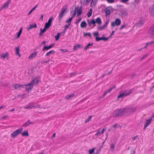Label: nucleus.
Instances as JSON below:
<instances>
[{"mask_svg":"<svg viewBox=\"0 0 154 154\" xmlns=\"http://www.w3.org/2000/svg\"><path fill=\"white\" fill-rule=\"evenodd\" d=\"M125 112H126L125 109V108H119L114 112L112 116L114 118L119 116L123 117Z\"/></svg>","mask_w":154,"mask_h":154,"instance_id":"1","label":"nucleus"},{"mask_svg":"<svg viewBox=\"0 0 154 154\" xmlns=\"http://www.w3.org/2000/svg\"><path fill=\"white\" fill-rule=\"evenodd\" d=\"M134 89V88H133L129 91H128L126 90H125V92H123L122 91H120L119 92V94L117 96V98L119 99L121 98H122L123 97L129 95L133 93V90Z\"/></svg>","mask_w":154,"mask_h":154,"instance_id":"2","label":"nucleus"},{"mask_svg":"<svg viewBox=\"0 0 154 154\" xmlns=\"http://www.w3.org/2000/svg\"><path fill=\"white\" fill-rule=\"evenodd\" d=\"M66 6H63L62 8L61 11L59 14L58 16L59 21H61V19L64 15L67 12V11L66 10Z\"/></svg>","mask_w":154,"mask_h":154,"instance_id":"3","label":"nucleus"},{"mask_svg":"<svg viewBox=\"0 0 154 154\" xmlns=\"http://www.w3.org/2000/svg\"><path fill=\"white\" fill-rule=\"evenodd\" d=\"M23 129V128H21L14 131L11 134V137L12 138H15L18 135L21 134V132Z\"/></svg>","mask_w":154,"mask_h":154,"instance_id":"4","label":"nucleus"},{"mask_svg":"<svg viewBox=\"0 0 154 154\" xmlns=\"http://www.w3.org/2000/svg\"><path fill=\"white\" fill-rule=\"evenodd\" d=\"M119 11L120 13H119V15L122 18H125L128 16V14L126 9L124 8Z\"/></svg>","mask_w":154,"mask_h":154,"instance_id":"5","label":"nucleus"},{"mask_svg":"<svg viewBox=\"0 0 154 154\" xmlns=\"http://www.w3.org/2000/svg\"><path fill=\"white\" fill-rule=\"evenodd\" d=\"M137 107L136 106L133 107L132 106H129L125 108V109L126 112L127 111H128L130 113H132L136 111Z\"/></svg>","mask_w":154,"mask_h":154,"instance_id":"6","label":"nucleus"},{"mask_svg":"<svg viewBox=\"0 0 154 154\" xmlns=\"http://www.w3.org/2000/svg\"><path fill=\"white\" fill-rule=\"evenodd\" d=\"M121 23V20L119 18H116L115 20V22H112L111 23V26L114 27L115 26H119L120 25Z\"/></svg>","mask_w":154,"mask_h":154,"instance_id":"7","label":"nucleus"},{"mask_svg":"<svg viewBox=\"0 0 154 154\" xmlns=\"http://www.w3.org/2000/svg\"><path fill=\"white\" fill-rule=\"evenodd\" d=\"M28 105L30 109H32V108L34 109L39 108L40 106V105L34 102L31 103H29Z\"/></svg>","mask_w":154,"mask_h":154,"instance_id":"8","label":"nucleus"},{"mask_svg":"<svg viewBox=\"0 0 154 154\" xmlns=\"http://www.w3.org/2000/svg\"><path fill=\"white\" fill-rule=\"evenodd\" d=\"M114 10V8L111 6L106 7V16L109 17L111 12H113Z\"/></svg>","mask_w":154,"mask_h":154,"instance_id":"9","label":"nucleus"},{"mask_svg":"<svg viewBox=\"0 0 154 154\" xmlns=\"http://www.w3.org/2000/svg\"><path fill=\"white\" fill-rule=\"evenodd\" d=\"M54 43H52L51 44L49 45L48 46H47L46 45H45L44 46L43 48L42 49V51H47L48 50H49V49H50L54 45Z\"/></svg>","mask_w":154,"mask_h":154,"instance_id":"10","label":"nucleus"},{"mask_svg":"<svg viewBox=\"0 0 154 154\" xmlns=\"http://www.w3.org/2000/svg\"><path fill=\"white\" fill-rule=\"evenodd\" d=\"M149 13L151 16L154 17V5L149 7Z\"/></svg>","mask_w":154,"mask_h":154,"instance_id":"11","label":"nucleus"},{"mask_svg":"<svg viewBox=\"0 0 154 154\" xmlns=\"http://www.w3.org/2000/svg\"><path fill=\"white\" fill-rule=\"evenodd\" d=\"M75 8H77L76 9V12H77V17H78L81 15L82 14V7H80L79 9V7H76Z\"/></svg>","mask_w":154,"mask_h":154,"instance_id":"12","label":"nucleus"},{"mask_svg":"<svg viewBox=\"0 0 154 154\" xmlns=\"http://www.w3.org/2000/svg\"><path fill=\"white\" fill-rule=\"evenodd\" d=\"M95 40L97 42H98L100 40H103L106 41V37H104L103 35L101 37L98 36V37H96Z\"/></svg>","mask_w":154,"mask_h":154,"instance_id":"13","label":"nucleus"},{"mask_svg":"<svg viewBox=\"0 0 154 154\" xmlns=\"http://www.w3.org/2000/svg\"><path fill=\"white\" fill-rule=\"evenodd\" d=\"M105 130V128H103L101 130H100V129L98 131H97V132L95 134V136H100V135L102 134L103 133L104 131Z\"/></svg>","mask_w":154,"mask_h":154,"instance_id":"14","label":"nucleus"},{"mask_svg":"<svg viewBox=\"0 0 154 154\" xmlns=\"http://www.w3.org/2000/svg\"><path fill=\"white\" fill-rule=\"evenodd\" d=\"M37 24L36 23H34L33 25L30 24L29 25V26L27 28V30H29L32 29L33 28H37Z\"/></svg>","mask_w":154,"mask_h":154,"instance_id":"15","label":"nucleus"},{"mask_svg":"<svg viewBox=\"0 0 154 154\" xmlns=\"http://www.w3.org/2000/svg\"><path fill=\"white\" fill-rule=\"evenodd\" d=\"M38 76H36L35 77L32 81L31 82H32V83L34 85L35 84H38Z\"/></svg>","mask_w":154,"mask_h":154,"instance_id":"16","label":"nucleus"},{"mask_svg":"<svg viewBox=\"0 0 154 154\" xmlns=\"http://www.w3.org/2000/svg\"><path fill=\"white\" fill-rule=\"evenodd\" d=\"M37 55V53L36 51L34 52L33 53L31 54L29 57V59H32L33 58L35 57Z\"/></svg>","mask_w":154,"mask_h":154,"instance_id":"17","label":"nucleus"},{"mask_svg":"<svg viewBox=\"0 0 154 154\" xmlns=\"http://www.w3.org/2000/svg\"><path fill=\"white\" fill-rule=\"evenodd\" d=\"M75 96V94H67L66 95L65 97V98L67 100H69L70 98H71Z\"/></svg>","mask_w":154,"mask_h":154,"instance_id":"18","label":"nucleus"},{"mask_svg":"<svg viewBox=\"0 0 154 154\" xmlns=\"http://www.w3.org/2000/svg\"><path fill=\"white\" fill-rule=\"evenodd\" d=\"M15 54H16L18 55L19 57L21 56V54H20L19 51H20V48L19 46L16 47L15 48Z\"/></svg>","mask_w":154,"mask_h":154,"instance_id":"19","label":"nucleus"},{"mask_svg":"<svg viewBox=\"0 0 154 154\" xmlns=\"http://www.w3.org/2000/svg\"><path fill=\"white\" fill-rule=\"evenodd\" d=\"M87 23L85 21H83L80 24V27L82 28H85L87 26Z\"/></svg>","mask_w":154,"mask_h":154,"instance_id":"20","label":"nucleus"},{"mask_svg":"<svg viewBox=\"0 0 154 154\" xmlns=\"http://www.w3.org/2000/svg\"><path fill=\"white\" fill-rule=\"evenodd\" d=\"M92 0H81V3L83 5H84L85 4H88Z\"/></svg>","mask_w":154,"mask_h":154,"instance_id":"21","label":"nucleus"},{"mask_svg":"<svg viewBox=\"0 0 154 154\" xmlns=\"http://www.w3.org/2000/svg\"><path fill=\"white\" fill-rule=\"evenodd\" d=\"M76 9H77V8H75V10H73V11H70V14L72 15V17H72L73 18L76 15Z\"/></svg>","mask_w":154,"mask_h":154,"instance_id":"22","label":"nucleus"},{"mask_svg":"<svg viewBox=\"0 0 154 154\" xmlns=\"http://www.w3.org/2000/svg\"><path fill=\"white\" fill-rule=\"evenodd\" d=\"M55 52L54 51L52 50L47 52L45 55V56H48L51 54H54Z\"/></svg>","mask_w":154,"mask_h":154,"instance_id":"23","label":"nucleus"},{"mask_svg":"<svg viewBox=\"0 0 154 154\" xmlns=\"http://www.w3.org/2000/svg\"><path fill=\"white\" fill-rule=\"evenodd\" d=\"M32 122H31L29 120L25 123L23 124V125L22 126L23 127H26L29 125V124H32Z\"/></svg>","mask_w":154,"mask_h":154,"instance_id":"24","label":"nucleus"},{"mask_svg":"<svg viewBox=\"0 0 154 154\" xmlns=\"http://www.w3.org/2000/svg\"><path fill=\"white\" fill-rule=\"evenodd\" d=\"M11 0H8L3 4V6L5 8H6L7 9L8 8L10 2L11 1Z\"/></svg>","mask_w":154,"mask_h":154,"instance_id":"25","label":"nucleus"},{"mask_svg":"<svg viewBox=\"0 0 154 154\" xmlns=\"http://www.w3.org/2000/svg\"><path fill=\"white\" fill-rule=\"evenodd\" d=\"M106 27V22L102 26H98L97 27L98 30H101L103 29Z\"/></svg>","mask_w":154,"mask_h":154,"instance_id":"26","label":"nucleus"},{"mask_svg":"<svg viewBox=\"0 0 154 154\" xmlns=\"http://www.w3.org/2000/svg\"><path fill=\"white\" fill-rule=\"evenodd\" d=\"M81 48V46L79 44H76L74 46L73 50L76 51L78 49V48Z\"/></svg>","mask_w":154,"mask_h":154,"instance_id":"27","label":"nucleus"},{"mask_svg":"<svg viewBox=\"0 0 154 154\" xmlns=\"http://www.w3.org/2000/svg\"><path fill=\"white\" fill-rule=\"evenodd\" d=\"M46 29L44 27L43 29L42 28H41L40 29V31L39 33V36H41L43 33L45 32H46Z\"/></svg>","mask_w":154,"mask_h":154,"instance_id":"28","label":"nucleus"},{"mask_svg":"<svg viewBox=\"0 0 154 154\" xmlns=\"http://www.w3.org/2000/svg\"><path fill=\"white\" fill-rule=\"evenodd\" d=\"M152 120V119H147L146 120V122H145L144 125L148 126L150 124Z\"/></svg>","mask_w":154,"mask_h":154,"instance_id":"29","label":"nucleus"},{"mask_svg":"<svg viewBox=\"0 0 154 154\" xmlns=\"http://www.w3.org/2000/svg\"><path fill=\"white\" fill-rule=\"evenodd\" d=\"M143 24V20H140L137 23H136V24L138 26H141Z\"/></svg>","mask_w":154,"mask_h":154,"instance_id":"30","label":"nucleus"},{"mask_svg":"<svg viewBox=\"0 0 154 154\" xmlns=\"http://www.w3.org/2000/svg\"><path fill=\"white\" fill-rule=\"evenodd\" d=\"M21 134H22V136L28 137L29 136L27 130L25 131L23 133H21Z\"/></svg>","mask_w":154,"mask_h":154,"instance_id":"31","label":"nucleus"},{"mask_svg":"<svg viewBox=\"0 0 154 154\" xmlns=\"http://www.w3.org/2000/svg\"><path fill=\"white\" fill-rule=\"evenodd\" d=\"M92 12V9L90 8L89 9V11L88 12L87 14V16L88 17H90L91 16Z\"/></svg>","mask_w":154,"mask_h":154,"instance_id":"32","label":"nucleus"},{"mask_svg":"<svg viewBox=\"0 0 154 154\" xmlns=\"http://www.w3.org/2000/svg\"><path fill=\"white\" fill-rule=\"evenodd\" d=\"M95 21H96V23H97L98 25L101 23V20L100 17L97 18Z\"/></svg>","mask_w":154,"mask_h":154,"instance_id":"33","label":"nucleus"},{"mask_svg":"<svg viewBox=\"0 0 154 154\" xmlns=\"http://www.w3.org/2000/svg\"><path fill=\"white\" fill-rule=\"evenodd\" d=\"M97 1V0H92V2H91L90 6L92 7L93 5H95Z\"/></svg>","mask_w":154,"mask_h":154,"instance_id":"34","label":"nucleus"},{"mask_svg":"<svg viewBox=\"0 0 154 154\" xmlns=\"http://www.w3.org/2000/svg\"><path fill=\"white\" fill-rule=\"evenodd\" d=\"M93 45V43H89L84 48V50H87V49L89 48V46H92Z\"/></svg>","mask_w":154,"mask_h":154,"instance_id":"35","label":"nucleus"},{"mask_svg":"<svg viewBox=\"0 0 154 154\" xmlns=\"http://www.w3.org/2000/svg\"><path fill=\"white\" fill-rule=\"evenodd\" d=\"M51 24H50L49 23H48L47 22H46L45 23L44 27L46 29H48L51 26Z\"/></svg>","mask_w":154,"mask_h":154,"instance_id":"36","label":"nucleus"},{"mask_svg":"<svg viewBox=\"0 0 154 154\" xmlns=\"http://www.w3.org/2000/svg\"><path fill=\"white\" fill-rule=\"evenodd\" d=\"M60 35H61V33H57V35H55L54 36V38L55 39V40L56 41H58L59 40Z\"/></svg>","mask_w":154,"mask_h":154,"instance_id":"37","label":"nucleus"},{"mask_svg":"<svg viewBox=\"0 0 154 154\" xmlns=\"http://www.w3.org/2000/svg\"><path fill=\"white\" fill-rule=\"evenodd\" d=\"M38 5V4L36 5L35 6L32 8L31 10L28 13V15H29L36 8Z\"/></svg>","mask_w":154,"mask_h":154,"instance_id":"38","label":"nucleus"},{"mask_svg":"<svg viewBox=\"0 0 154 154\" xmlns=\"http://www.w3.org/2000/svg\"><path fill=\"white\" fill-rule=\"evenodd\" d=\"M84 34H83V36L84 37L86 36H88L89 37H90V38H91V35L90 32H86L85 33L84 32Z\"/></svg>","mask_w":154,"mask_h":154,"instance_id":"39","label":"nucleus"},{"mask_svg":"<svg viewBox=\"0 0 154 154\" xmlns=\"http://www.w3.org/2000/svg\"><path fill=\"white\" fill-rule=\"evenodd\" d=\"M115 88L116 86L115 85H114L112 87H111L110 88L107 90H106V93H110L113 89Z\"/></svg>","mask_w":154,"mask_h":154,"instance_id":"40","label":"nucleus"},{"mask_svg":"<svg viewBox=\"0 0 154 154\" xmlns=\"http://www.w3.org/2000/svg\"><path fill=\"white\" fill-rule=\"evenodd\" d=\"M32 82H31L30 83H29L27 84H26V87L29 86V87H32V88H33L34 85L33 84Z\"/></svg>","mask_w":154,"mask_h":154,"instance_id":"41","label":"nucleus"},{"mask_svg":"<svg viewBox=\"0 0 154 154\" xmlns=\"http://www.w3.org/2000/svg\"><path fill=\"white\" fill-rule=\"evenodd\" d=\"M26 91H31L32 89V87H25Z\"/></svg>","mask_w":154,"mask_h":154,"instance_id":"42","label":"nucleus"},{"mask_svg":"<svg viewBox=\"0 0 154 154\" xmlns=\"http://www.w3.org/2000/svg\"><path fill=\"white\" fill-rule=\"evenodd\" d=\"M95 149V148H94L91 149H89V150H88L89 153V154H92L93 153H94Z\"/></svg>","mask_w":154,"mask_h":154,"instance_id":"43","label":"nucleus"},{"mask_svg":"<svg viewBox=\"0 0 154 154\" xmlns=\"http://www.w3.org/2000/svg\"><path fill=\"white\" fill-rule=\"evenodd\" d=\"M8 55V54L7 53L5 54L2 53L1 55L2 57L4 59Z\"/></svg>","mask_w":154,"mask_h":154,"instance_id":"44","label":"nucleus"},{"mask_svg":"<svg viewBox=\"0 0 154 154\" xmlns=\"http://www.w3.org/2000/svg\"><path fill=\"white\" fill-rule=\"evenodd\" d=\"M20 84H16L14 85V87L15 88V89H18L20 88Z\"/></svg>","mask_w":154,"mask_h":154,"instance_id":"45","label":"nucleus"},{"mask_svg":"<svg viewBox=\"0 0 154 154\" xmlns=\"http://www.w3.org/2000/svg\"><path fill=\"white\" fill-rule=\"evenodd\" d=\"M73 18H72V17H71L70 18H69L68 20H67L66 21V22L68 24L70 23H71V21H72Z\"/></svg>","mask_w":154,"mask_h":154,"instance_id":"46","label":"nucleus"},{"mask_svg":"<svg viewBox=\"0 0 154 154\" xmlns=\"http://www.w3.org/2000/svg\"><path fill=\"white\" fill-rule=\"evenodd\" d=\"M53 20V17H51L49 19L47 23L50 24H51L52 21Z\"/></svg>","mask_w":154,"mask_h":154,"instance_id":"47","label":"nucleus"},{"mask_svg":"<svg viewBox=\"0 0 154 154\" xmlns=\"http://www.w3.org/2000/svg\"><path fill=\"white\" fill-rule=\"evenodd\" d=\"M92 117V116H89L87 119L85 120V122L87 123L91 119Z\"/></svg>","mask_w":154,"mask_h":154,"instance_id":"48","label":"nucleus"},{"mask_svg":"<svg viewBox=\"0 0 154 154\" xmlns=\"http://www.w3.org/2000/svg\"><path fill=\"white\" fill-rule=\"evenodd\" d=\"M81 20L82 18L81 17H79L78 20L74 23L77 25L79 23V22Z\"/></svg>","mask_w":154,"mask_h":154,"instance_id":"49","label":"nucleus"},{"mask_svg":"<svg viewBox=\"0 0 154 154\" xmlns=\"http://www.w3.org/2000/svg\"><path fill=\"white\" fill-rule=\"evenodd\" d=\"M114 146L113 143H112L111 144L110 147V149L112 151L114 149Z\"/></svg>","mask_w":154,"mask_h":154,"instance_id":"50","label":"nucleus"},{"mask_svg":"<svg viewBox=\"0 0 154 154\" xmlns=\"http://www.w3.org/2000/svg\"><path fill=\"white\" fill-rule=\"evenodd\" d=\"M91 23H92V24L94 25V26H95L96 25L95 24L96 23V21L95 20H94V19H91Z\"/></svg>","mask_w":154,"mask_h":154,"instance_id":"51","label":"nucleus"},{"mask_svg":"<svg viewBox=\"0 0 154 154\" xmlns=\"http://www.w3.org/2000/svg\"><path fill=\"white\" fill-rule=\"evenodd\" d=\"M93 34L96 37H98V36L99 35L98 32H94L93 33Z\"/></svg>","mask_w":154,"mask_h":154,"instance_id":"52","label":"nucleus"},{"mask_svg":"<svg viewBox=\"0 0 154 154\" xmlns=\"http://www.w3.org/2000/svg\"><path fill=\"white\" fill-rule=\"evenodd\" d=\"M115 31H112V33H111V34H110V36H109V37H106V41L107 40H108L109 38H111V36L113 35L114 34V32Z\"/></svg>","mask_w":154,"mask_h":154,"instance_id":"53","label":"nucleus"},{"mask_svg":"<svg viewBox=\"0 0 154 154\" xmlns=\"http://www.w3.org/2000/svg\"><path fill=\"white\" fill-rule=\"evenodd\" d=\"M154 43V40L153 41H151L149 42H148L146 43V45L148 46V45H149L152 44Z\"/></svg>","mask_w":154,"mask_h":154,"instance_id":"54","label":"nucleus"},{"mask_svg":"<svg viewBox=\"0 0 154 154\" xmlns=\"http://www.w3.org/2000/svg\"><path fill=\"white\" fill-rule=\"evenodd\" d=\"M60 50H61V52L63 53H66L68 51L67 49H60Z\"/></svg>","mask_w":154,"mask_h":154,"instance_id":"55","label":"nucleus"},{"mask_svg":"<svg viewBox=\"0 0 154 154\" xmlns=\"http://www.w3.org/2000/svg\"><path fill=\"white\" fill-rule=\"evenodd\" d=\"M106 1L109 3H112L115 2L114 0H106Z\"/></svg>","mask_w":154,"mask_h":154,"instance_id":"56","label":"nucleus"},{"mask_svg":"<svg viewBox=\"0 0 154 154\" xmlns=\"http://www.w3.org/2000/svg\"><path fill=\"white\" fill-rule=\"evenodd\" d=\"M70 25V23L66 25L65 26H64V27L65 29H68L69 27V26Z\"/></svg>","mask_w":154,"mask_h":154,"instance_id":"57","label":"nucleus"},{"mask_svg":"<svg viewBox=\"0 0 154 154\" xmlns=\"http://www.w3.org/2000/svg\"><path fill=\"white\" fill-rule=\"evenodd\" d=\"M76 73L75 72H73L71 73V75L70 76V77H73V76L75 75L76 74Z\"/></svg>","mask_w":154,"mask_h":154,"instance_id":"58","label":"nucleus"},{"mask_svg":"<svg viewBox=\"0 0 154 154\" xmlns=\"http://www.w3.org/2000/svg\"><path fill=\"white\" fill-rule=\"evenodd\" d=\"M21 33L18 32L17 33V36L16 37V38L17 39L19 38L20 37V36L21 35Z\"/></svg>","mask_w":154,"mask_h":154,"instance_id":"59","label":"nucleus"},{"mask_svg":"<svg viewBox=\"0 0 154 154\" xmlns=\"http://www.w3.org/2000/svg\"><path fill=\"white\" fill-rule=\"evenodd\" d=\"M129 0H121L120 2L124 3H126Z\"/></svg>","mask_w":154,"mask_h":154,"instance_id":"60","label":"nucleus"},{"mask_svg":"<svg viewBox=\"0 0 154 154\" xmlns=\"http://www.w3.org/2000/svg\"><path fill=\"white\" fill-rule=\"evenodd\" d=\"M136 75L134 73H133L131 75H130L129 77L130 78H131L134 77Z\"/></svg>","mask_w":154,"mask_h":154,"instance_id":"61","label":"nucleus"},{"mask_svg":"<svg viewBox=\"0 0 154 154\" xmlns=\"http://www.w3.org/2000/svg\"><path fill=\"white\" fill-rule=\"evenodd\" d=\"M87 21L88 23V25L89 26H90L92 23H91V22L90 21V20L88 19H87Z\"/></svg>","mask_w":154,"mask_h":154,"instance_id":"62","label":"nucleus"},{"mask_svg":"<svg viewBox=\"0 0 154 154\" xmlns=\"http://www.w3.org/2000/svg\"><path fill=\"white\" fill-rule=\"evenodd\" d=\"M143 120L141 119L139 123H138L139 125H143Z\"/></svg>","mask_w":154,"mask_h":154,"instance_id":"63","label":"nucleus"},{"mask_svg":"<svg viewBox=\"0 0 154 154\" xmlns=\"http://www.w3.org/2000/svg\"><path fill=\"white\" fill-rule=\"evenodd\" d=\"M126 26L125 25H122L120 28H119V29L120 30H122V29L124 28Z\"/></svg>","mask_w":154,"mask_h":154,"instance_id":"64","label":"nucleus"}]
</instances>
